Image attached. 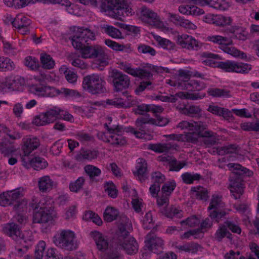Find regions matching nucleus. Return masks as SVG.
<instances>
[{
    "label": "nucleus",
    "mask_w": 259,
    "mask_h": 259,
    "mask_svg": "<svg viewBox=\"0 0 259 259\" xmlns=\"http://www.w3.org/2000/svg\"><path fill=\"white\" fill-rule=\"evenodd\" d=\"M119 236V245L128 254L132 255L136 253L138 250V245L135 239L130 236L125 230L121 232Z\"/></svg>",
    "instance_id": "nucleus-13"
},
{
    "label": "nucleus",
    "mask_w": 259,
    "mask_h": 259,
    "mask_svg": "<svg viewBox=\"0 0 259 259\" xmlns=\"http://www.w3.org/2000/svg\"><path fill=\"white\" fill-rule=\"evenodd\" d=\"M46 247V243L44 241L41 240L38 242L35 247V259H42Z\"/></svg>",
    "instance_id": "nucleus-64"
},
{
    "label": "nucleus",
    "mask_w": 259,
    "mask_h": 259,
    "mask_svg": "<svg viewBox=\"0 0 259 259\" xmlns=\"http://www.w3.org/2000/svg\"><path fill=\"white\" fill-rule=\"evenodd\" d=\"M162 160L168 162L170 171H179L187 164L186 161H178L175 158L170 156H164L162 157Z\"/></svg>",
    "instance_id": "nucleus-37"
},
{
    "label": "nucleus",
    "mask_w": 259,
    "mask_h": 259,
    "mask_svg": "<svg viewBox=\"0 0 259 259\" xmlns=\"http://www.w3.org/2000/svg\"><path fill=\"white\" fill-rule=\"evenodd\" d=\"M207 110L213 114L222 116L227 119L232 116V113L228 109L217 105H209Z\"/></svg>",
    "instance_id": "nucleus-39"
},
{
    "label": "nucleus",
    "mask_w": 259,
    "mask_h": 259,
    "mask_svg": "<svg viewBox=\"0 0 259 259\" xmlns=\"http://www.w3.org/2000/svg\"><path fill=\"white\" fill-rule=\"evenodd\" d=\"M225 204L222 201L221 195L219 194L212 195L207 208L209 213V216L211 219L218 223L220 220L226 214L225 212L222 210Z\"/></svg>",
    "instance_id": "nucleus-11"
},
{
    "label": "nucleus",
    "mask_w": 259,
    "mask_h": 259,
    "mask_svg": "<svg viewBox=\"0 0 259 259\" xmlns=\"http://www.w3.org/2000/svg\"><path fill=\"white\" fill-rule=\"evenodd\" d=\"M190 72L186 70H180L178 74L170 79L166 80V83L170 86L179 88L181 90L183 89L184 85L188 83L190 78Z\"/></svg>",
    "instance_id": "nucleus-19"
},
{
    "label": "nucleus",
    "mask_w": 259,
    "mask_h": 259,
    "mask_svg": "<svg viewBox=\"0 0 259 259\" xmlns=\"http://www.w3.org/2000/svg\"><path fill=\"white\" fill-rule=\"evenodd\" d=\"M1 87L3 89L15 90L18 88V82L13 76H9L5 78L1 82Z\"/></svg>",
    "instance_id": "nucleus-47"
},
{
    "label": "nucleus",
    "mask_w": 259,
    "mask_h": 259,
    "mask_svg": "<svg viewBox=\"0 0 259 259\" xmlns=\"http://www.w3.org/2000/svg\"><path fill=\"white\" fill-rule=\"evenodd\" d=\"M40 61L42 67L46 69H52L55 66V61L51 55L47 53H41Z\"/></svg>",
    "instance_id": "nucleus-43"
},
{
    "label": "nucleus",
    "mask_w": 259,
    "mask_h": 259,
    "mask_svg": "<svg viewBox=\"0 0 259 259\" xmlns=\"http://www.w3.org/2000/svg\"><path fill=\"white\" fill-rule=\"evenodd\" d=\"M183 87L184 90L190 91H200L206 88L203 81L197 80H191Z\"/></svg>",
    "instance_id": "nucleus-41"
},
{
    "label": "nucleus",
    "mask_w": 259,
    "mask_h": 259,
    "mask_svg": "<svg viewBox=\"0 0 259 259\" xmlns=\"http://www.w3.org/2000/svg\"><path fill=\"white\" fill-rule=\"evenodd\" d=\"M32 209V222L46 224L54 222L58 219V214L54 206V201L50 196H46L37 202L33 199L30 203Z\"/></svg>",
    "instance_id": "nucleus-3"
},
{
    "label": "nucleus",
    "mask_w": 259,
    "mask_h": 259,
    "mask_svg": "<svg viewBox=\"0 0 259 259\" xmlns=\"http://www.w3.org/2000/svg\"><path fill=\"white\" fill-rule=\"evenodd\" d=\"M56 186L55 182L49 176H44L37 180V187L39 191L43 193L50 192Z\"/></svg>",
    "instance_id": "nucleus-29"
},
{
    "label": "nucleus",
    "mask_w": 259,
    "mask_h": 259,
    "mask_svg": "<svg viewBox=\"0 0 259 259\" xmlns=\"http://www.w3.org/2000/svg\"><path fill=\"white\" fill-rule=\"evenodd\" d=\"M221 65L222 69L226 72L242 74L248 73L252 68L250 64L229 60L225 61L224 63H222Z\"/></svg>",
    "instance_id": "nucleus-14"
},
{
    "label": "nucleus",
    "mask_w": 259,
    "mask_h": 259,
    "mask_svg": "<svg viewBox=\"0 0 259 259\" xmlns=\"http://www.w3.org/2000/svg\"><path fill=\"white\" fill-rule=\"evenodd\" d=\"M104 105V102L98 101L91 103L90 105H82L81 106L73 105L72 108L76 113L82 116L90 117L97 109L96 107H101Z\"/></svg>",
    "instance_id": "nucleus-27"
},
{
    "label": "nucleus",
    "mask_w": 259,
    "mask_h": 259,
    "mask_svg": "<svg viewBox=\"0 0 259 259\" xmlns=\"http://www.w3.org/2000/svg\"><path fill=\"white\" fill-rule=\"evenodd\" d=\"M70 30L71 34L70 39L72 45L75 49L79 51L82 58H95L104 53L103 48L100 46L85 45L89 40L95 39L94 33L90 29L73 26Z\"/></svg>",
    "instance_id": "nucleus-2"
},
{
    "label": "nucleus",
    "mask_w": 259,
    "mask_h": 259,
    "mask_svg": "<svg viewBox=\"0 0 259 259\" xmlns=\"http://www.w3.org/2000/svg\"><path fill=\"white\" fill-rule=\"evenodd\" d=\"M54 244L58 248L72 251L78 246V242L75 232L70 229H61L53 237Z\"/></svg>",
    "instance_id": "nucleus-5"
},
{
    "label": "nucleus",
    "mask_w": 259,
    "mask_h": 259,
    "mask_svg": "<svg viewBox=\"0 0 259 259\" xmlns=\"http://www.w3.org/2000/svg\"><path fill=\"white\" fill-rule=\"evenodd\" d=\"M200 220L196 215H192L180 222L181 227L187 229L190 227H194L198 225Z\"/></svg>",
    "instance_id": "nucleus-52"
},
{
    "label": "nucleus",
    "mask_w": 259,
    "mask_h": 259,
    "mask_svg": "<svg viewBox=\"0 0 259 259\" xmlns=\"http://www.w3.org/2000/svg\"><path fill=\"white\" fill-rule=\"evenodd\" d=\"M15 67L14 63L9 58L0 56V71H10Z\"/></svg>",
    "instance_id": "nucleus-55"
},
{
    "label": "nucleus",
    "mask_w": 259,
    "mask_h": 259,
    "mask_svg": "<svg viewBox=\"0 0 259 259\" xmlns=\"http://www.w3.org/2000/svg\"><path fill=\"white\" fill-rule=\"evenodd\" d=\"M168 17L170 20L176 25H179L189 30H195L197 26L190 21L185 19L177 14L172 13L168 14Z\"/></svg>",
    "instance_id": "nucleus-31"
},
{
    "label": "nucleus",
    "mask_w": 259,
    "mask_h": 259,
    "mask_svg": "<svg viewBox=\"0 0 259 259\" xmlns=\"http://www.w3.org/2000/svg\"><path fill=\"white\" fill-rule=\"evenodd\" d=\"M206 39L207 41L221 46L222 49L225 46H230L232 44L231 39L219 35H209Z\"/></svg>",
    "instance_id": "nucleus-36"
},
{
    "label": "nucleus",
    "mask_w": 259,
    "mask_h": 259,
    "mask_svg": "<svg viewBox=\"0 0 259 259\" xmlns=\"http://www.w3.org/2000/svg\"><path fill=\"white\" fill-rule=\"evenodd\" d=\"M22 165L27 168L30 167L34 169L39 170L45 168L48 165V163L45 159L40 157H35L30 159L29 156L22 157Z\"/></svg>",
    "instance_id": "nucleus-24"
},
{
    "label": "nucleus",
    "mask_w": 259,
    "mask_h": 259,
    "mask_svg": "<svg viewBox=\"0 0 259 259\" xmlns=\"http://www.w3.org/2000/svg\"><path fill=\"white\" fill-rule=\"evenodd\" d=\"M231 234L225 225H220L215 234V237L218 241H221L225 237L231 239Z\"/></svg>",
    "instance_id": "nucleus-59"
},
{
    "label": "nucleus",
    "mask_w": 259,
    "mask_h": 259,
    "mask_svg": "<svg viewBox=\"0 0 259 259\" xmlns=\"http://www.w3.org/2000/svg\"><path fill=\"white\" fill-rule=\"evenodd\" d=\"M177 97L182 99H189L192 100H197L203 99L205 96V94L194 93L189 92H180L176 94Z\"/></svg>",
    "instance_id": "nucleus-50"
},
{
    "label": "nucleus",
    "mask_w": 259,
    "mask_h": 259,
    "mask_svg": "<svg viewBox=\"0 0 259 259\" xmlns=\"http://www.w3.org/2000/svg\"><path fill=\"white\" fill-rule=\"evenodd\" d=\"M204 21L208 24H214L218 26H225L232 24L233 19L231 17L223 15L207 14L204 17Z\"/></svg>",
    "instance_id": "nucleus-21"
},
{
    "label": "nucleus",
    "mask_w": 259,
    "mask_h": 259,
    "mask_svg": "<svg viewBox=\"0 0 259 259\" xmlns=\"http://www.w3.org/2000/svg\"><path fill=\"white\" fill-rule=\"evenodd\" d=\"M176 247L180 251L195 253L198 251L199 246L196 243H188L182 245L177 246Z\"/></svg>",
    "instance_id": "nucleus-57"
},
{
    "label": "nucleus",
    "mask_w": 259,
    "mask_h": 259,
    "mask_svg": "<svg viewBox=\"0 0 259 259\" xmlns=\"http://www.w3.org/2000/svg\"><path fill=\"white\" fill-rule=\"evenodd\" d=\"M139 18L143 22L153 25L162 31H169V27L160 20L157 14L146 7H143L141 9Z\"/></svg>",
    "instance_id": "nucleus-10"
},
{
    "label": "nucleus",
    "mask_w": 259,
    "mask_h": 259,
    "mask_svg": "<svg viewBox=\"0 0 259 259\" xmlns=\"http://www.w3.org/2000/svg\"><path fill=\"white\" fill-rule=\"evenodd\" d=\"M20 241H23L26 244H31L35 240L34 234L30 230H25L20 234Z\"/></svg>",
    "instance_id": "nucleus-58"
},
{
    "label": "nucleus",
    "mask_w": 259,
    "mask_h": 259,
    "mask_svg": "<svg viewBox=\"0 0 259 259\" xmlns=\"http://www.w3.org/2000/svg\"><path fill=\"white\" fill-rule=\"evenodd\" d=\"M191 191L192 194L197 199L206 200L208 198V191L203 187L200 186L193 187Z\"/></svg>",
    "instance_id": "nucleus-46"
},
{
    "label": "nucleus",
    "mask_w": 259,
    "mask_h": 259,
    "mask_svg": "<svg viewBox=\"0 0 259 259\" xmlns=\"http://www.w3.org/2000/svg\"><path fill=\"white\" fill-rule=\"evenodd\" d=\"M24 63L26 66L32 70H36L39 67L37 59L32 56L26 57L24 59Z\"/></svg>",
    "instance_id": "nucleus-63"
},
{
    "label": "nucleus",
    "mask_w": 259,
    "mask_h": 259,
    "mask_svg": "<svg viewBox=\"0 0 259 259\" xmlns=\"http://www.w3.org/2000/svg\"><path fill=\"white\" fill-rule=\"evenodd\" d=\"M176 187V183L174 180L165 183L161 188V193L170 196Z\"/></svg>",
    "instance_id": "nucleus-60"
},
{
    "label": "nucleus",
    "mask_w": 259,
    "mask_h": 259,
    "mask_svg": "<svg viewBox=\"0 0 259 259\" xmlns=\"http://www.w3.org/2000/svg\"><path fill=\"white\" fill-rule=\"evenodd\" d=\"M177 127L182 130L189 131L184 134H169L164 135L163 137L168 140L194 142L197 141L198 137L207 138L205 140V143L207 145H214L219 140L217 134L211 131H205L207 127L206 124L201 121H190L183 120L179 122Z\"/></svg>",
    "instance_id": "nucleus-1"
},
{
    "label": "nucleus",
    "mask_w": 259,
    "mask_h": 259,
    "mask_svg": "<svg viewBox=\"0 0 259 259\" xmlns=\"http://www.w3.org/2000/svg\"><path fill=\"white\" fill-rule=\"evenodd\" d=\"M227 166L232 171L230 177L229 189L234 199H239L244 192L243 176L250 177L253 172L237 163H230Z\"/></svg>",
    "instance_id": "nucleus-4"
},
{
    "label": "nucleus",
    "mask_w": 259,
    "mask_h": 259,
    "mask_svg": "<svg viewBox=\"0 0 259 259\" xmlns=\"http://www.w3.org/2000/svg\"><path fill=\"white\" fill-rule=\"evenodd\" d=\"M177 44L182 48L189 50H197L201 47L198 40L186 34L178 36Z\"/></svg>",
    "instance_id": "nucleus-20"
},
{
    "label": "nucleus",
    "mask_w": 259,
    "mask_h": 259,
    "mask_svg": "<svg viewBox=\"0 0 259 259\" xmlns=\"http://www.w3.org/2000/svg\"><path fill=\"white\" fill-rule=\"evenodd\" d=\"M147 149L151 150L156 153H168L172 150H178L179 146L174 142H166L165 143H157L155 144H149L147 146Z\"/></svg>",
    "instance_id": "nucleus-25"
},
{
    "label": "nucleus",
    "mask_w": 259,
    "mask_h": 259,
    "mask_svg": "<svg viewBox=\"0 0 259 259\" xmlns=\"http://www.w3.org/2000/svg\"><path fill=\"white\" fill-rule=\"evenodd\" d=\"M169 121L167 118L157 116L155 119L151 118L149 115L138 118L136 120L137 127L141 131H144L147 124L155 125L159 126L166 125Z\"/></svg>",
    "instance_id": "nucleus-15"
},
{
    "label": "nucleus",
    "mask_w": 259,
    "mask_h": 259,
    "mask_svg": "<svg viewBox=\"0 0 259 259\" xmlns=\"http://www.w3.org/2000/svg\"><path fill=\"white\" fill-rule=\"evenodd\" d=\"M177 108L181 113L190 116L199 115L201 111L200 107L196 105L187 106L186 104L180 105L177 106Z\"/></svg>",
    "instance_id": "nucleus-34"
},
{
    "label": "nucleus",
    "mask_w": 259,
    "mask_h": 259,
    "mask_svg": "<svg viewBox=\"0 0 259 259\" xmlns=\"http://www.w3.org/2000/svg\"><path fill=\"white\" fill-rule=\"evenodd\" d=\"M231 32L234 37L239 40L244 41L247 38L248 32L243 27L234 26L231 28Z\"/></svg>",
    "instance_id": "nucleus-44"
},
{
    "label": "nucleus",
    "mask_w": 259,
    "mask_h": 259,
    "mask_svg": "<svg viewBox=\"0 0 259 259\" xmlns=\"http://www.w3.org/2000/svg\"><path fill=\"white\" fill-rule=\"evenodd\" d=\"M60 112H62V109L57 106L49 109L45 112L50 123L53 122L57 119H59L61 114Z\"/></svg>",
    "instance_id": "nucleus-49"
},
{
    "label": "nucleus",
    "mask_w": 259,
    "mask_h": 259,
    "mask_svg": "<svg viewBox=\"0 0 259 259\" xmlns=\"http://www.w3.org/2000/svg\"><path fill=\"white\" fill-rule=\"evenodd\" d=\"M90 236L94 240L97 248L102 251H104L108 247V242L106 237L101 233L94 231L90 233Z\"/></svg>",
    "instance_id": "nucleus-32"
},
{
    "label": "nucleus",
    "mask_w": 259,
    "mask_h": 259,
    "mask_svg": "<svg viewBox=\"0 0 259 259\" xmlns=\"http://www.w3.org/2000/svg\"><path fill=\"white\" fill-rule=\"evenodd\" d=\"M106 81L100 75L96 73L85 76L83 78V89L92 95L106 92Z\"/></svg>",
    "instance_id": "nucleus-6"
},
{
    "label": "nucleus",
    "mask_w": 259,
    "mask_h": 259,
    "mask_svg": "<svg viewBox=\"0 0 259 259\" xmlns=\"http://www.w3.org/2000/svg\"><path fill=\"white\" fill-rule=\"evenodd\" d=\"M221 59L219 55L208 53L203 52L200 56V62L205 65L212 67H218L222 69L221 64L224 63V62L220 61L218 62Z\"/></svg>",
    "instance_id": "nucleus-28"
},
{
    "label": "nucleus",
    "mask_w": 259,
    "mask_h": 259,
    "mask_svg": "<svg viewBox=\"0 0 259 259\" xmlns=\"http://www.w3.org/2000/svg\"><path fill=\"white\" fill-rule=\"evenodd\" d=\"M151 35L154 39L156 41L158 45L164 50L171 51L175 48V44L170 40L163 38L159 35L152 32Z\"/></svg>",
    "instance_id": "nucleus-38"
},
{
    "label": "nucleus",
    "mask_w": 259,
    "mask_h": 259,
    "mask_svg": "<svg viewBox=\"0 0 259 259\" xmlns=\"http://www.w3.org/2000/svg\"><path fill=\"white\" fill-rule=\"evenodd\" d=\"M183 182L186 184H192L195 181H199L201 176L200 174L197 173H191L189 172H186L182 174L181 176Z\"/></svg>",
    "instance_id": "nucleus-53"
},
{
    "label": "nucleus",
    "mask_w": 259,
    "mask_h": 259,
    "mask_svg": "<svg viewBox=\"0 0 259 259\" xmlns=\"http://www.w3.org/2000/svg\"><path fill=\"white\" fill-rule=\"evenodd\" d=\"M39 145L40 140L37 137L31 135L25 136L22 140L21 149L23 154L22 157L29 156Z\"/></svg>",
    "instance_id": "nucleus-17"
},
{
    "label": "nucleus",
    "mask_w": 259,
    "mask_h": 259,
    "mask_svg": "<svg viewBox=\"0 0 259 259\" xmlns=\"http://www.w3.org/2000/svg\"><path fill=\"white\" fill-rule=\"evenodd\" d=\"M84 181L85 180L83 177H79L76 180L70 183L69 189L73 192H78L82 188Z\"/></svg>",
    "instance_id": "nucleus-61"
},
{
    "label": "nucleus",
    "mask_w": 259,
    "mask_h": 259,
    "mask_svg": "<svg viewBox=\"0 0 259 259\" xmlns=\"http://www.w3.org/2000/svg\"><path fill=\"white\" fill-rule=\"evenodd\" d=\"M16 151V148L9 141L0 142V152L5 156H10Z\"/></svg>",
    "instance_id": "nucleus-54"
},
{
    "label": "nucleus",
    "mask_w": 259,
    "mask_h": 259,
    "mask_svg": "<svg viewBox=\"0 0 259 259\" xmlns=\"http://www.w3.org/2000/svg\"><path fill=\"white\" fill-rule=\"evenodd\" d=\"M102 28L105 33L113 38L122 39L123 38L121 32L113 26L104 25Z\"/></svg>",
    "instance_id": "nucleus-42"
},
{
    "label": "nucleus",
    "mask_w": 259,
    "mask_h": 259,
    "mask_svg": "<svg viewBox=\"0 0 259 259\" xmlns=\"http://www.w3.org/2000/svg\"><path fill=\"white\" fill-rule=\"evenodd\" d=\"M98 155V152L95 150H81L77 155V159L79 160H91L96 158Z\"/></svg>",
    "instance_id": "nucleus-45"
},
{
    "label": "nucleus",
    "mask_w": 259,
    "mask_h": 259,
    "mask_svg": "<svg viewBox=\"0 0 259 259\" xmlns=\"http://www.w3.org/2000/svg\"><path fill=\"white\" fill-rule=\"evenodd\" d=\"M24 195V190L18 188L12 190L6 191L0 194V206L8 207L15 203V207L19 208L21 204L26 205L27 200L25 199H21Z\"/></svg>",
    "instance_id": "nucleus-8"
},
{
    "label": "nucleus",
    "mask_w": 259,
    "mask_h": 259,
    "mask_svg": "<svg viewBox=\"0 0 259 259\" xmlns=\"http://www.w3.org/2000/svg\"><path fill=\"white\" fill-rule=\"evenodd\" d=\"M104 126L107 131L105 133L99 132L98 133V137L100 140L116 147L126 145L127 140L122 135L118 127L112 128L109 127L107 123H105Z\"/></svg>",
    "instance_id": "nucleus-7"
},
{
    "label": "nucleus",
    "mask_w": 259,
    "mask_h": 259,
    "mask_svg": "<svg viewBox=\"0 0 259 259\" xmlns=\"http://www.w3.org/2000/svg\"><path fill=\"white\" fill-rule=\"evenodd\" d=\"M209 152L213 154H217L220 155L230 154L229 160H233L235 158H238V155L239 154V149L235 145H229L213 148L212 151H209Z\"/></svg>",
    "instance_id": "nucleus-23"
},
{
    "label": "nucleus",
    "mask_w": 259,
    "mask_h": 259,
    "mask_svg": "<svg viewBox=\"0 0 259 259\" xmlns=\"http://www.w3.org/2000/svg\"><path fill=\"white\" fill-rule=\"evenodd\" d=\"M145 243L148 249L154 253H159L163 249V240L154 234L149 233L146 236Z\"/></svg>",
    "instance_id": "nucleus-18"
},
{
    "label": "nucleus",
    "mask_w": 259,
    "mask_h": 259,
    "mask_svg": "<svg viewBox=\"0 0 259 259\" xmlns=\"http://www.w3.org/2000/svg\"><path fill=\"white\" fill-rule=\"evenodd\" d=\"M105 44L109 48L116 52L131 53L133 51L131 44L122 45L110 39H105Z\"/></svg>",
    "instance_id": "nucleus-33"
},
{
    "label": "nucleus",
    "mask_w": 259,
    "mask_h": 259,
    "mask_svg": "<svg viewBox=\"0 0 259 259\" xmlns=\"http://www.w3.org/2000/svg\"><path fill=\"white\" fill-rule=\"evenodd\" d=\"M114 91L121 92L128 88L130 84L129 77L117 69H113L111 72Z\"/></svg>",
    "instance_id": "nucleus-12"
},
{
    "label": "nucleus",
    "mask_w": 259,
    "mask_h": 259,
    "mask_svg": "<svg viewBox=\"0 0 259 259\" xmlns=\"http://www.w3.org/2000/svg\"><path fill=\"white\" fill-rule=\"evenodd\" d=\"M57 96H61L65 98H70L78 97L80 96V94L77 91L74 90L64 88L57 89L53 87L52 97Z\"/></svg>",
    "instance_id": "nucleus-35"
},
{
    "label": "nucleus",
    "mask_w": 259,
    "mask_h": 259,
    "mask_svg": "<svg viewBox=\"0 0 259 259\" xmlns=\"http://www.w3.org/2000/svg\"><path fill=\"white\" fill-rule=\"evenodd\" d=\"M206 6L222 11L227 10L229 7L228 3L225 0H207Z\"/></svg>",
    "instance_id": "nucleus-48"
},
{
    "label": "nucleus",
    "mask_w": 259,
    "mask_h": 259,
    "mask_svg": "<svg viewBox=\"0 0 259 259\" xmlns=\"http://www.w3.org/2000/svg\"><path fill=\"white\" fill-rule=\"evenodd\" d=\"M2 229L5 234L16 242H19L21 228L18 225L13 222L7 223L2 225Z\"/></svg>",
    "instance_id": "nucleus-26"
},
{
    "label": "nucleus",
    "mask_w": 259,
    "mask_h": 259,
    "mask_svg": "<svg viewBox=\"0 0 259 259\" xmlns=\"http://www.w3.org/2000/svg\"><path fill=\"white\" fill-rule=\"evenodd\" d=\"M222 50L226 53L228 54L235 58H240L241 59H246V55L243 52H241L234 47H229L225 46L222 48Z\"/></svg>",
    "instance_id": "nucleus-51"
},
{
    "label": "nucleus",
    "mask_w": 259,
    "mask_h": 259,
    "mask_svg": "<svg viewBox=\"0 0 259 259\" xmlns=\"http://www.w3.org/2000/svg\"><path fill=\"white\" fill-rule=\"evenodd\" d=\"M107 3L105 9L115 11L116 18L123 21V18L132 16L135 14L134 10L130 4L125 0H104Z\"/></svg>",
    "instance_id": "nucleus-9"
},
{
    "label": "nucleus",
    "mask_w": 259,
    "mask_h": 259,
    "mask_svg": "<svg viewBox=\"0 0 259 259\" xmlns=\"http://www.w3.org/2000/svg\"><path fill=\"white\" fill-rule=\"evenodd\" d=\"M119 212L113 207L108 206L104 212V219L108 222L115 220L118 215Z\"/></svg>",
    "instance_id": "nucleus-56"
},
{
    "label": "nucleus",
    "mask_w": 259,
    "mask_h": 259,
    "mask_svg": "<svg viewBox=\"0 0 259 259\" xmlns=\"http://www.w3.org/2000/svg\"><path fill=\"white\" fill-rule=\"evenodd\" d=\"M234 208L236 210L241 213L242 215H244L246 219H249V215L250 214V209L249 206L246 204H235Z\"/></svg>",
    "instance_id": "nucleus-62"
},
{
    "label": "nucleus",
    "mask_w": 259,
    "mask_h": 259,
    "mask_svg": "<svg viewBox=\"0 0 259 259\" xmlns=\"http://www.w3.org/2000/svg\"><path fill=\"white\" fill-rule=\"evenodd\" d=\"M147 163L146 161L142 158H139L136 162V170L134 171L135 176L137 177L141 182L144 181L147 178Z\"/></svg>",
    "instance_id": "nucleus-30"
},
{
    "label": "nucleus",
    "mask_w": 259,
    "mask_h": 259,
    "mask_svg": "<svg viewBox=\"0 0 259 259\" xmlns=\"http://www.w3.org/2000/svg\"><path fill=\"white\" fill-rule=\"evenodd\" d=\"M12 24L14 27L17 29L20 33L23 35L29 33L31 21L24 14H17L12 20Z\"/></svg>",
    "instance_id": "nucleus-16"
},
{
    "label": "nucleus",
    "mask_w": 259,
    "mask_h": 259,
    "mask_svg": "<svg viewBox=\"0 0 259 259\" xmlns=\"http://www.w3.org/2000/svg\"><path fill=\"white\" fill-rule=\"evenodd\" d=\"M53 89V87L40 83H32L29 86V92L39 97H52Z\"/></svg>",
    "instance_id": "nucleus-22"
},
{
    "label": "nucleus",
    "mask_w": 259,
    "mask_h": 259,
    "mask_svg": "<svg viewBox=\"0 0 259 259\" xmlns=\"http://www.w3.org/2000/svg\"><path fill=\"white\" fill-rule=\"evenodd\" d=\"M209 96L218 98H230L232 97L231 92L228 89L211 88L207 90Z\"/></svg>",
    "instance_id": "nucleus-40"
}]
</instances>
